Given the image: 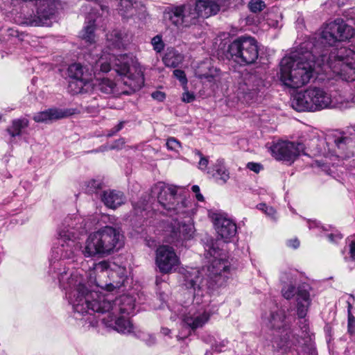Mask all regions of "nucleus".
Segmentation results:
<instances>
[{
	"mask_svg": "<svg viewBox=\"0 0 355 355\" xmlns=\"http://www.w3.org/2000/svg\"><path fill=\"white\" fill-rule=\"evenodd\" d=\"M182 275L184 276V285L188 288H193L195 291L196 288L198 290L202 288V278L199 270L196 268L184 270Z\"/></svg>",
	"mask_w": 355,
	"mask_h": 355,
	"instance_id": "5701e85b",
	"label": "nucleus"
},
{
	"mask_svg": "<svg viewBox=\"0 0 355 355\" xmlns=\"http://www.w3.org/2000/svg\"><path fill=\"white\" fill-rule=\"evenodd\" d=\"M152 97L159 101H163L166 97L165 94L160 91H156L152 93Z\"/></svg>",
	"mask_w": 355,
	"mask_h": 355,
	"instance_id": "603ef678",
	"label": "nucleus"
},
{
	"mask_svg": "<svg viewBox=\"0 0 355 355\" xmlns=\"http://www.w3.org/2000/svg\"><path fill=\"white\" fill-rule=\"evenodd\" d=\"M122 237L118 229L105 226L88 236L82 253L85 257L110 255L122 246Z\"/></svg>",
	"mask_w": 355,
	"mask_h": 355,
	"instance_id": "20e7f679",
	"label": "nucleus"
},
{
	"mask_svg": "<svg viewBox=\"0 0 355 355\" xmlns=\"http://www.w3.org/2000/svg\"><path fill=\"white\" fill-rule=\"evenodd\" d=\"M269 325L272 329L282 330L288 335L289 324L286 321V314L284 310L278 309L271 313Z\"/></svg>",
	"mask_w": 355,
	"mask_h": 355,
	"instance_id": "393cba45",
	"label": "nucleus"
},
{
	"mask_svg": "<svg viewBox=\"0 0 355 355\" xmlns=\"http://www.w3.org/2000/svg\"><path fill=\"white\" fill-rule=\"evenodd\" d=\"M196 154L200 157L198 168L200 170H205L207 168V165L209 163L207 157L203 156L200 151H197Z\"/></svg>",
	"mask_w": 355,
	"mask_h": 355,
	"instance_id": "a18cd8bd",
	"label": "nucleus"
},
{
	"mask_svg": "<svg viewBox=\"0 0 355 355\" xmlns=\"http://www.w3.org/2000/svg\"><path fill=\"white\" fill-rule=\"evenodd\" d=\"M151 44L153 46V49L157 53H160L164 48V44L162 37L158 35L152 39Z\"/></svg>",
	"mask_w": 355,
	"mask_h": 355,
	"instance_id": "4c0bfd02",
	"label": "nucleus"
},
{
	"mask_svg": "<svg viewBox=\"0 0 355 355\" xmlns=\"http://www.w3.org/2000/svg\"><path fill=\"white\" fill-rule=\"evenodd\" d=\"M92 86L89 79H71L69 83V89L73 94L87 92Z\"/></svg>",
	"mask_w": 355,
	"mask_h": 355,
	"instance_id": "c85d7f7f",
	"label": "nucleus"
},
{
	"mask_svg": "<svg viewBox=\"0 0 355 355\" xmlns=\"http://www.w3.org/2000/svg\"><path fill=\"white\" fill-rule=\"evenodd\" d=\"M195 227L191 219L187 221H178L177 219L171 225V236L173 242L188 241L193 238Z\"/></svg>",
	"mask_w": 355,
	"mask_h": 355,
	"instance_id": "a211bd4d",
	"label": "nucleus"
},
{
	"mask_svg": "<svg viewBox=\"0 0 355 355\" xmlns=\"http://www.w3.org/2000/svg\"><path fill=\"white\" fill-rule=\"evenodd\" d=\"M282 18V14L277 10L275 11H270L267 15V24L270 27L278 28L280 26L279 24L281 22Z\"/></svg>",
	"mask_w": 355,
	"mask_h": 355,
	"instance_id": "72a5a7b5",
	"label": "nucleus"
},
{
	"mask_svg": "<svg viewBox=\"0 0 355 355\" xmlns=\"http://www.w3.org/2000/svg\"><path fill=\"white\" fill-rule=\"evenodd\" d=\"M144 202H141V205L139 203L133 204V211L137 216H141L144 217L146 214V207Z\"/></svg>",
	"mask_w": 355,
	"mask_h": 355,
	"instance_id": "79ce46f5",
	"label": "nucleus"
},
{
	"mask_svg": "<svg viewBox=\"0 0 355 355\" xmlns=\"http://www.w3.org/2000/svg\"><path fill=\"white\" fill-rule=\"evenodd\" d=\"M345 250H346V248H345V250H343V252H342V254H345Z\"/></svg>",
	"mask_w": 355,
	"mask_h": 355,
	"instance_id": "0e129e2a",
	"label": "nucleus"
},
{
	"mask_svg": "<svg viewBox=\"0 0 355 355\" xmlns=\"http://www.w3.org/2000/svg\"><path fill=\"white\" fill-rule=\"evenodd\" d=\"M102 182L98 180H92L87 182V192L90 193H97L98 190L102 189Z\"/></svg>",
	"mask_w": 355,
	"mask_h": 355,
	"instance_id": "e433bc0d",
	"label": "nucleus"
},
{
	"mask_svg": "<svg viewBox=\"0 0 355 355\" xmlns=\"http://www.w3.org/2000/svg\"><path fill=\"white\" fill-rule=\"evenodd\" d=\"M325 55L313 40H306L300 46L286 55L280 62L279 80L291 89H297L310 81L316 61Z\"/></svg>",
	"mask_w": 355,
	"mask_h": 355,
	"instance_id": "f03ea898",
	"label": "nucleus"
},
{
	"mask_svg": "<svg viewBox=\"0 0 355 355\" xmlns=\"http://www.w3.org/2000/svg\"><path fill=\"white\" fill-rule=\"evenodd\" d=\"M349 257L345 256V261H355V241H352L348 246Z\"/></svg>",
	"mask_w": 355,
	"mask_h": 355,
	"instance_id": "37998d69",
	"label": "nucleus"
},
{
	"mask_svg": "<svg viewBox=\"0 0 355 355\" xmlns=\"http://www.w3.org/2000/svg\"><path fill=\"white\" fill-rule=\"evenodd\" d=\"M272 155L277 159L293 163L301 154H304V145L288 141H279L270 148Z\"/></svg>",
	"mask_w": 355,
	"mask_h": 355,
	"instance_id": "f8f14e48",
	"label": "nucleus"
},
{
	"mask_svg": "<svg viewBox=\"0 0 355 355\" xmlns=\"http://www.w3.org/2000/svg\"><path fill=\"white\" fill-rule=\"evenodd\" d=\"M125 121H120L116 126L112 128L107 134V137H112L120 131L124 126Z\"/></svg>",
	"mask_w": 355,
	"mask_h": 355,
	"instance_id": "8fccbe9b",
	"label": "nucleus"
},
{
	"mask_svg": "<svg viewBox=\"0 0 355 355\" xmlns=\"http://www.w3.org/2000/svg\"><path fill=\"white\" fill-rule=\"evenodd\" d=\"M111 64L115 71L123 76L122 82L130 88V91L119 92L117 84L107 78L96 79L95 83H92L96 89L106 94H119L135 92L142 87L144 83L143 75L140 71H136L135 73H131L130 58L125 54L116 57L113 54L104 53L95 62L94 69H99L103 72H108L111 69Z\"/></svg>",
	"mask_w": 355,
	"mask_h": 355,
	"instance_id": "7ed1b4c3",
	"label": "nucleus"
},
{
	"mask_svg": "<svg viewBox=\"0 0 355 355\" xmlns=\"http://www.w3.org/2000/svg\"><path fill=\"white\" fill-rule=\"evenodd\" d=\"M196 197L197 198V200L198 201H203L204 200V198H203V196L200 193H198L197 194H196Z\"/></svg>",
	"mask_w": 355,
	"mask_h": 355,
	"instance_id": "680f3d73",
	"label": "nucleus"
},
{
	"mask_svg": "<svg viewBox=\"0 0 355 355\" xmlns=\"http://www.w3.org/2000/svg\"><path fill=\"white\" fill-rule=\"evenodd\" d=\"M309 229L313 228L315 227H318V224L315 221H309Z\"/></svg>",
	"mask_w": 355,
	"mask_h": 355,
	"instance_id": "052dcab7",
	"label": "nucleus"
},
{
	"mask_svg": "<svg viewBox=\"0 0 355 355\" xmlns=\"http://www.w3.org/2000/svg\"><path fill=\"white\" fill-rule=\"evenodd\" d=\"M266 6L265 2L262 0H251L248 5L249 10L254 13L262 11Z\"/></svg>",
	"mask_w": 355,
	"mask_h": 355,
	"instance_id": "c9c22d12",
	"label": "nucleus"
},
{
	"mask_svg": "<svg viewBox=\"0 0 355 355\" xmlns=\"http://www.w3.org/2000/svg\"><path fill=\"white\" fill-rule=\"evenodd\" d=\"M126 35L119 30H114L107 35V40L109 46L116 49H121L124 45V40Z\"/></svg>",
	"mask_w": 355,
	"mask_h": 355,
	"instance_id": "c756f323",
	"label": "nucleus"
},
{
	"mask_svg": "<svg viewBox=\"0 0 355 355\" xmlns=\"http://www.w3.org/2000/svg\"><path fill=\"white\" fill-rule=\"evenodd\" d=\"M166 145L168 150L173 151H178L181 147L180 143L174 137L168 139Z\"/></svg>",
	"mask_w": 355,
	"mask_h": 355,
	"instance_id": "ea45409f",
	"label": "nucleus"
},
{
	"mask_svg": "<svg viewBox=\"0 0 355 355\" xmlns=\"http://www.w3.org/2000/svg\"><path fill=\"white\" fill-rule=\"evenodd\" d=\"M53 277H57L60 287L66 291V296L74 311L80 314L92 313H106L102 318L103 322L108 327L121 334L130 333L132 324L125 316L134 313L135 300L128 295L114 297L110 293L120 288L124 283V275L117 282L103 283L96 279V286L106 291L105 293L94 291L88 288L82 270H76L70 273L62 262L54 261L51 264Z\"/></svg>",
	"mask_w": 355,
	"mask_h": 355,
	"instance_id": "f257e3e1",
	"label": "nucleus"
},
{
	"mask_svg": "<svg viewBox=\"0 0 355 355\" xmlns=\"http://www.w3.org/2000/svg\"><path fill=\"white\" fill-rule=\"evenodd\" d=\"M161 332H162L164 335L167 336V335H168V334H170L171 330H170L169 329H168V328L163 327V328H162V329H161Z\"/></svg>",
	"mask_w": 355,
	"mask_h": 355,
	"instance_id": "13d9d810",
	"label": "nucleus"
},
{
	"mask_svg": "<svg viewBox=\"0 0 355 355\" xmlns=\"http://www.w3.org/2000/svg\"><path fill=\"white\" fill-rule=\"evenodd\" d=\"M153 192L157 193L161 206L170 216L184 215L187 213L188 201L181 195H178V187L173 185L158 182L153 187Z\"/></svg>",
	"mask_w": 355,
	"mask_h": 355,
	"instance_id": "1a4fd4ad",
	"label": "nucleus"
},
{
	"mask_svg": "<svg viewBox=\"0 0 355 355\" xmlns=\"http://www.w3.org/2000/svg\"><path fill=\"white\" fill-rule=\"evenodd\" d=\"M200 291H201V288L200 290L196 288V291H194V298L196 299V300H198V298H196L197 295H202V293H200Z\"/></svg>",
	"mask_w": 355,
	"mask_h": 355,
	"instance_id": "e2e57ef3",
	"label": "nucleus"
},
{
	"mask_svg": "<svg viewBox=\"0 0 355 355\" xmlns=\"http://www.w3.org/2000/svg\"><path fill=\"white\" fill-rule=\"evenodd\" d=\"M228 341L227 340H223L220 342H215L214 344H211V348L216 352H221L225 350L227 347Z\"/></svg>",
	"mask_w": 355,
	"mask_h": 355,
	"instance_id": "a19ab883",
	"label": "nucleus"
},
{
	"mask_svg": "<svg viewBox=\"0 0 355 355\" xmlns=\"http://www.w3.org/2000/svg\"><path fill=\"white\" fill-rule=\"evenodd\" d=\"M94 21H89L88 24L85 27L83 31L82 38L86 42L89 44H93L95 42V35H94Z\"/></svg>",
	"mask_w": 355,
	"mask_h": 355,
	"instance_id": "473e14b6",
	"label": "nucleus"
},
{
	"mask_svg": "<svg viewBox=\"0 0 355 355\" xmlns=\"http://www.w3.org/2000/svg\"><path fill=\"white\" fill-rule=\"evenodd\" d=\"M260 210L264 211L268 216L274 218L276 211L272 207H268L266 204L261 203L258 205Z\"/></svg>",
	"mask_w": 355,
	"mask_h": 355,
	"instance_id": "c03bdc74",
	"label": "nucleus"
},
{
	"mask_svg": "<svg viewBox=\"0 0 355 355\" xmlns=\"http://www.w3.org/2000/svg\"><path fill=\"white\" fill-rule=\"evenodd\" d=\"M191 190L196 194L200 193V187L198 185H193L191 188Z\"/></svg>",
	"mask_w": 355,
	"mask_h": 355,
	"instance_id": "bf43d9fd",
	"label": "nucleus"
},
{
	"mask_svg": "<svg viewBox=\"0 0 355 355\" xmlns=\"http://www.w3.org/2000/svg\"><path fill=\"white\" fill-rule=\"evenodd\" d=\"M148 345H152L155 343V338L154 336H148V339L145 340Z\"/></svg>",
	"mask_w": 355,
	"mask_h": 355,
	"instance_id": "4d7b16f0",
	"label": "nucleus"
},
{
	"mask_svg": "<svg viewBox=\"0 0 355 355\" xmlns=\"http://www.w3.org/2000/svg\"><path fill=\"white\" fill-rule=\"evenodd\" d=\"M327 237L328 238L329 241L332 242V243H336L337 241H338L339 240H340L342 238H343V236L342 234H339V233H331V234H328L327 235Z\"/></svg>",
	"mask_w": 355,
	"mask_h": 355,
	"instance_id": "3c124183",
	"label": "nucleus"
},
{
	"mask_svg": "<svg viewBox=\"0 0 355 355\" xmlns=\"http://www.w3.org/2000/svg\"><path fill=\"white\" fill-rule=\"evenodd\" d=\"M218 183L225 184L230 179V172L225 165L223 159H218L207 171Z\"/></svg>",
	"mask_w": 355,
	"mask_h": 355,
	"instance_id": "4be33fe9",
	"label": "nucleus"
},
{
	"mask_svg": "<svg viewBox=\"0 0 355 355\" xmlns=\"http://www.w3.org/2000/svg\"><path fill=\"white\" fill-rule=\"evenodd\" d=\"M28 125V121L25 118L15 119L12 121V125L7 128V131L11 137H14L20 135L21 130Z\"/></svg>",
	"mask_w": 355,
	"mask_h": 355,
	"instance_id": "2f4dec72",
	"label": "nucleus"
},
{
	"mask_svg": "<svg viewBox=\"0 0 355 355\" xmlns=\"http://www.w3.org/2000/svg\"><path fill=\"white\" fill-rule=\"evenodd\" d=\"M109 268L110 264L107 261H101L94 265V270L97 273L101 272L102 275L105 272L108 277L111 276L113 278L116 273L112 270H110Z\"/></svg>",
	"mask_w": 355,
	"mask_h": 355,
	"instance_id": "f704fd0d",
	"label": "nucleus"
},
{
	"mask_svg": "<svg viewBox=\"0 0 355 355\" xmlns=\"http://www.w3.org/2000/svg\"><path fill=\"white\" fill-rule=\"evenodd\" d=\"M288 245L296 249L300 246V241L297 239H291L288 241Z\"/></svg>",
	"mask_w": 355,
	"mask_h": 355,
	"instance_id": "864d4df0",
	"label": "nucleus"
},
{
	"mask_svg": "<svg viewBox=\"0 0 355 355\" xmlns=\"http://www.w3.org/2000/svg\"><path fill=\"white\" fill-rule=\"evenodd\" d=\"M263 87L261 77L256 72H246L239 84V90L248 99H253L258 92Z\"/></svg>",
	"mask_w": 355,
	"mask_h": 355,
	"instance_id": "dca6fc26",
	"label": "nucleus"
},
{
	"mask_svg": "<svg viewBox=\"0 0 355 355\" xmlns=\"http://www.w3.org/2000/svg\"><path fill=\"white\" fill-rule=\"evenodd\" d=\"M247 168L256 173H259L263 169V166L259 163L248 162Z\"/></svg>",
	"mask_w": 355,
	"mask_h": 355,
	"instance_id": "de8ad7c7",
	"label": "nucleus"
},
{
	"mask_svg": "<svg viewBox=\"0 0 355 355\" xmlns=\"http://www.w3.org/2000/svg\"><path fill=\"white\" fill-rule=\"evenodd\" d=\"M173 76L180 81L183 86V89H186L188 80L184 71L180 69H175L173 71Z\"/></svg>",
	"mask_w": 355,
	"mask_h": 355,
	"instance_id": "58836bf2",
	"label": "nucleus"
},
{
	"mask_svg": "<svg viewBox=\"0 0 355 355\" xmlns=\"http://www.w3.org/2000/svg\"><path fill=\"white\" fill-rule=\"evenodd\" d=\"M183 60V55L173 48H168L162 58L165 66L171 68L178 67L182 63Z\"/></svg>",
	"mask_w": 355,
	"mask_h": 355,
	"instance_id": "bb28decb",
	"label": "nucleus"
},
{
	"mask_svg": "<svg viewBox=\"0 0 355 355\" xmlns=\"http://www.w3.org/2000/svg\"><path fill=\"white\" fill-rule=\"evenodd\" d=\"M163 19L165 21L177 27L184 26V23L179 6H171L167 7L164 11Z\"/></svg>",
	"mask_w": 355,
	"mask_h": 355,
	"instance_id": "b1692460",
	"label": "nucleus"
},
{
	"mask_svg": "<svg viewBox=\"0 0 355 355\" xmlns=\"http://www.w3.org/2000/svg\"><path fill=\"white\" fill-rule=\"evenodd\" d=\"M155 262L162 273L168 274L176 270L180 259L172 247L162 245L156 250Z\"/></svg>",
	"mask_w": 355,
	"mask_h": 355,
	"instance_id": "4468645a",
	"label": "nucleus"
},
{
	"mask_svg": "<svg viewBox=\"0 0 355 355\" xmlns=\"http://www.w3.org/2000/svg\"><path fill=\"white\" fill-rule=\"evenodd\" d=\"M282 293L286 300L296 295L297 315L300 318H304L311 304L310 294L305 286H298L296 288L293 284L285 285L282 289Z\"/></svg>",
	"mask_w": 355,
	"mask_h": 355,
	"instance_id": "ddd939ff",
	"label": "nucleus"
},
{
	"mask_svg": "<svg viewBox=\"0 0 355 355\" xmlns=\"http://www.w3.org/2000/svg\"><path fill=\"white\" fill-rule=\"evenodd\" d=\"M230 1L196 0L179 5L184 27L195 24L200 17L207 18L216 15L220 10H226L230 5Z\"/></svg>",
	"mask_w": 355,
	"mask_h": 355,
	"instance_id": "423d86ee",
	"label": "nucleus"
},
{
	"mask_svg": "<svg viewBox=\"0 0 355 355\" xmlns=\"http://www.w3.org/2000/svg\"><path fill=\"white\" fill-rule=\"evenodd\" d=\"M139 3L135 0H120L119 12L123 17H130L137 14Z\"/></svg>",
	"mask_w": 355,
	"mask_h": 355,
	"instance_id": "cd10ccee",
	"label": "nucleus"
},
{
	"mask_svg": "<svg viewBox=\"0 0 355 355\" xmlns=\"http://www.w3.org/2000/svg\"><path fill=\"white\" fill-rule=\"evenodd\" d=\"M70 114L71 113L67 110L51 108L35 114L33 116V120L37 123H47L64 118Z\"/></svg>",
	"mask_w": 355,
	"mask_h": 355,
	"instance_id": "412c9836",
	"label": "nucleus"
},
{
	"mask_svg": "<svg viewBox=\"0 0 355 355\" xmlns=\"http://www.w3.org/2000/svg\"><path fill=\"white\" fill-rule=\"evenodd\" d=\"M184 92L182 94V100L185 103H191L195 100V95L192 92L188 91V88L184 89Z\"/></svg>",
	"mask_w": 355,
	"mask_h": 355,
	"instance_id": "49530a36",
	"label": "nucleus"
},
{
	"mask_svg": "<svg viewBox=\"0 0 355 355\" xmlns=\"http://www.w3.org/2000/svg\"><path fill=\"white\" fill-rule=\"evenodd\" d=\"M227 54L241 64H252L259 55L257 42L252 37H239L229 45Z\"/></svg>",
	"mask_w": 355,
	"mask_h": 355,
	"instance_id": "9d476101",
	"label": "nucleus"
},
{
	"mask_svg": "<svg viewBox=\"0 0 355 355\" xmlns=\"http://www.w3.org/2000/svg\"><path fill=\"white\" fill-rule=\"evenodd\" d=\"M101 198L104 205L112 209H116L125 202L123 193L116 190L104 191Z\"/></svg>",
	"mask_w": 355,
	"mask_h": 355,
	"instance_id": "aec40b11",
	"label": "nucleus"
},
{
	"mask_svg": "<svg viewBox=\"0 0 355 355\" xmlns=\"http://www.w3.org/2000/svg\"><path fill=\"white\" fill-rule=\"evenodd\" d=\"M68 75L71 79H89L91 80V74L84 72V68L80 64L74 63L68 68Z\"/></svg>",
	"mask_w": 355,
	"mask_h": 355,
	"instance_id": "7c9ffc66",
	"label": "nucleus"
},
{
	"mask_svg": "<svg viewBox=\"0 0 355 355\" xmlns=\"http://www.w3.org/2000/svg\"><path fill=\"white\" fill-rule=\"evenodd\" d=\"M350 299H352V302L354 301V297L352 295H349V299L347 300V309H348V315L351 313V309L352 307Z\"/></svg>",
	"mask_w": 355,
	"mask_h": 355,
	"instance_id": "6e6d98bb",
	"label": "nucleus"
},
{
	"mask_svg": "<svg viewBox=\"0 0 355 355\" xmlns=\"http://www.w3.org/2000/svg\"><path fill=\"white\" fill-rule=\"evenodd\" d=\"M208 247L209 248L206 250L207 255L209 254L211 257H213L211 264L207 267L208 276L217 282L216 278L218 277H227L225 274L230 270V264L227 260L221 257V253L218 248H216L214 244Z\"/></svg>",
	"mask_w": 355,
	"mask_h": 355,
	"instance_id": "2eb2a0df",
	"label": "nucleus"
},
{
	"mask_svg": "<svg viewBox=\"0 0 355 355\" xmlns=\"http://www.w3.org/2000/svg\"><path fill=\"white\" fill-rule=\"evenodd\" d=\"M125 144V141L123 139H119V140L116 141L115 144L113 145L111 148H120L123 146Z\"/></svg>",
	"mask_w": 355,
	"mask_h": 355,
	"instance_id": "5fc2aeb1",
	"label": "nucleus"
},
{
	"mask_svg": "<svg viewBox=\"0 0 355 355\" xmlns=\"http://www.w3.org/2000/svg\"><path fill=\"white\" fill-rule=\"evenodd\" d=\"M83 219L79 216L67 217L59 230L58 245L53 248L52 257L60 259H70L73 257L77 249L78 236L85 232L83 226Z\"/></svg>",
	"mask_w": 355,
	"mask_h": 355,
	"instance_id": "39448f33",
	"label": "nucleus"
},
{
	"mask_svg": "<svg viewBox=\"0 0 355 355\" xmlns=\"http://www.w3.org/2000/svg\"><path fill=\"white\" fill-rule=\"evenodd\" d=\"M348 332L351 334L355 332V318L352 313L348 315Z\"/></svg>",
	"mask_w": 355,
	"mask_h": 355,
	"instance_id": "09e8293b",
	"label": "nucleus"
},
{
	"mask_svg": "<svg viewBox=\"0 0 355 355\" xmlns=\"http://www.w3.org/2000/svg\"><path fill=\"white\" fill-rule=\"evenodd\" d=\"M211 314L209 310L203 307L198 309L191 308L188 313L184 315L182 322L184 324L191 329L195 330L202 327L207 323L210 318Z\"/></svg>",
	"mask_w": 355,
	"mask_h": 355,
	"instance_id": "6ab92c4d",
	"label": "nucleus"
},
{
	"mask_svg": "<svg viewBox=\"0 0 355 355\" xmlns=\"http://www.w3.org/2000/svg\"><path fill=\"white\" fill-rule=\"evenodd\" d=\"M354 29L343 19H336L327 24L320 33V42L332 46L337 42L345 41L353 37Z\"/></svg>",
	"mask_w": 355,
	"mask_h": 355,
	"instance_id": "9b49d317",
	"label": "nucleus"
},
{
	"mask_svg": "<svg viewBox=\"0 0 355 355\" xmlns=\"http://www.w3.org/2000/svg\"><path fill=\"white\" fill-rule=\"evenodd\" d=\"M219 71L216 68L211 67L208 62H202L195 71V75L200 80L212 82L218 76Z\"/></svg>",
	"mask_w": 355,
	"mask_h": 355,
	"instance_id": "a878e982",
	"label": "nucleus"
},
{
	"mask_svg": "<svg viewBox=\"0 0 355 355\" xmlns=\"http://www.w3.org/2000/svg\"><path fill=\"white\" fill-rule=\"evenodd\" d=\"M327 63L331 71L341 79L355 80V51L343 46L334 49L329 55Z\"/></svg>",
	"mask_w": 355,
	"mask_h": 355,
	"instance_id": "6e6552de",
	"label": "nucleus"
},
{
	"mask_svg": "<svg viewBox=\"0 0 355 355\" xmlns=\"http://www.w3.org/2000/svg\"><path fill=\"white\" fill-rule=\"evenodd\" d=\"M213 219L218 236L223 239L225 242H230L237 232L235 222L227 216L218 214H214Z\"/></svg>",
	"mask_w": 355,
	"mask_h": 355,
	"instance_id": "f3484780",
	"label": "nucleus"
},
{
	"mask_svg": "<svg viewBox=\"0 0 355 355\" xmlns=\"http://www.w3.org/2000/svg\"><path fill=\"white\" fill-rule=\"evenodd\" d=\"M331 103V94L324 88L310 86L296 94L291 106L297 112H315L328 108Z\"/></svg>",
	"mask_w": 355,
	"mask_h": 355,
	"instance_id": "0eeeda50",
	"label": "nucleus"
}]
</instances>
